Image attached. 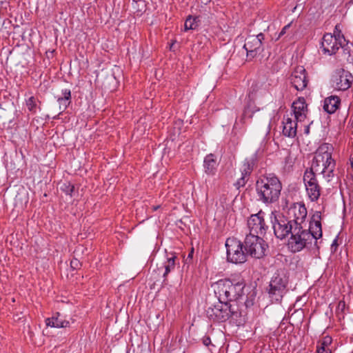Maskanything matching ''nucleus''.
<instances>
[{
	"label": "nucleus",
	"instance_id": "obj_39",
	"mask_svg": "<svg viewBox=\"0 0 353 353\" xmlns=\"http://www.w3.org/2000/svg\"><path fill=\"white\" fill-rule=\"evenodd\" d=\"M250 175V174H245V172H241V176L243 177L245 179L248 181Z\"/></svg>",
	"mask_w": 353,
	"mask_h": 353
},
{
	"label": "nucleus",
	"instance_id": "obj_8",
	"mask_svg": "<svg viewBox=\"0 0 353 353\" xmlns=\"http://www.w3.org/2000/svg\"><path fill=\"white\" fill-rule=\"evenodd\" d=\"M245 249L252 257L261 259L265 256L268 248L264 240L256 235H247L245 239Z\"/></svg>",
	"mask_w": 353,
	"mask_h": 353
},
{
	"label": "nucleus",
	"instance_id": "obj_4",
	"mask_svg": "<svg viewBox=\"0 0 353 353\" xmlns=\"http://www.w3.org/2000/svg\"><path fill=\"white\" fill-rule=\"evenodd\" d=\"M313 243L312 235L304 228V226L294 227L288 246L291 252L295 253L309 248Z\"/></svg>",
	"mask_w": 353,
	"mask_h": 353
},
{
	"label": "nucleus",
	"instance_id": "obj_41",
	"mask_svg": "<svg viewBox=\"0 0 353 353\" xmlns=\"http://www.w3.org/2000/svg\"><path fill=\"white\" fill-rule=\"evenodd\" d=\"M192 254H193V251H192L189 254H188V257H192Z\"/></svg>",
	"mask_w": 353,
	"mask_h": 353
},
{
	"label": "nucleus",
	"instance_id": "obj_33",
	"mask_svg": "<svg viewBox=\"0 0 353 353\" xmlns=\"http://www.w3.org/2000/svg\"><path fill=\"white\" fill-rule=\"evenodd\" d=\"M248 181L245 179L243 177L241 176L236 182L235 185L237 188L240 187H243Z\"/></svg>",
	"mask_w": 353,
	"mask_h": 353
},
{
	"label": "nucleus",
	"instance_id": "obj_9",
	"mask_svg": "<svg viewBox=\"0 0 353 353\" xmlns=\"http://www.w3.org/2000/svg\"><path fill=\"white\" fill-rule=\"evenodd\" d=\"M303 182L310 200L311 201H318L321 196V188L316 179V174L312 172V171L305 170L303 175Z\"/></svg>",
	"mask_w": 353,
	"mask_h": 353
},
{
	"label": "nucleus",
	"instance_id": "obj_34",
	"mask_svg": "<svg viewBox=\"0 0 353 353\" xmlns=\"http://www.w3.org/2000/svg\"><path fill=\"white\" fill-rule=\"evenodd\" d=\"M290 26H291V23H290L288 25L285 26L282 28L281 31L280 32V33L279 34V38L281 37L283 35H284L286 33L287 30H288L290 28Z\"/></svg>",
	"mask_w": 353,
	"mask_h": 353
},
{
	"label": "nucleus",
	"instance_id": "obj_23",
	"mask_svg": "<svg viewBox=\"0 0 353 353\" xmlns=\"http://www.w3.org/2000/svg\"><path fill=\"white\" fill-rule=\"evenodd\" d=\"M57 101L59 104L60 113L64 112L71 103V91L69 89H64L61 91V96L59 97Z\"/></svg>",
	"mask_w": 353,
	"mask_h": 353
},
{
	"label": "nucleus",
	"instance_id": "obj_31",
	"mask_svg": "<svg viewBox=\"0 0 353 353\" xmlns=\"http://www.w3.org/2000/svg\"><path fill=\"white\" fill-rule=\"evenodd\" d=\"M252 170V167L249 161L243 163L241 169V172H245V174H250Z\"/></svg>",
	"mask_w": 353,
	"mask_h": 353
},
{
	"label": "nucleus",
	"instance_id": "obj_5",
	"mask_svg": "<svg viewBox=\"0 0 353 353\" xmlns=\"http://www.w3.org/2000/svg\"><path fill=\"white\" fill-rule=\"evenodd\" d=\"M288 276L283 270H277L272 276L268 294L272 301H281L283 295L288 291Z\"/></svg>",
	"mask_w": 353,
	"mask_h": 353
},
{
	"label": "nucleus",
	"instance_id": "obj_3",
	"mask_svg": "<svg viewBox=\"0 0 353 353\" xmlns=\"http://www.w3.org/2000/svg\"><path fill=\"white\" fill-rule=\"evenodd\" d=\"M245 285L242 279L238 281L221 279L214 284V293L219 301L231 303L243 296Z\"/></svg>",
	"mask_w": 353,
	"mask_h": 353
},
{
	"label": "nucleus",
	"instance_id": "obj_26",
	"mask_svg": "<svg viewBox=\"0 0 353 353\" xmlns=\"http://www.w3.org/2000/svg\"><path fill=\"white\" fill-rule=\"evenodd\" d=\"M343 53L344 59L353 63V45L352 43H346V47L344 48Z\"/></svg>",
	"mask_w": 353,
	"mask_h": 353
},
{
	"label": "nucleus",
	"instance_id": "obj_24",
	"mask_svg": "<svg viewBox=\"0 0 353 353\" xmlns=\"http://www.w3.org/2000/svg\"><path fill=\"white\" fill-rule=\"evenodd\" d=\"M176 256L172 254V256L167 258L166 261L163 263L162 268L164 269L163 276L164 278L174 269Z\"/></svg>",
	"mask_w": 353,
	"mask_h": 353
},
{
	"label": "nucleus",
	"instance_id": "obj_40",
	"mask_svg": "<svg viewBox=\"0 0 353 353\" xmlns=\"http://www.w3.org/2000/svg\"><path fill=\"white\" fill-rule=\"evenodd\" d=\"M160 208V205L152 206L153 210H157Z\"/></svg>",
	"mask_w": 353,
	"mask_h": 353
},
{
	"label": "nucleus",
	"instance_id": "obj_37",
	"mask_svg": "<svg viewBox=\"0 0 353 353\" xmlns=\"http://www.w3.org/2000/svg\"><path fill=\"white\" fill-rule=\"evenodd\" d=\"M211 343V339L210 337L208 336H205L203 339V343L205 345V346H208Z\"/></svg>",
	"mask_w": 353,
	"mask_h": 353
},
{
	"label": "nucleus",
	"instance_id": "obj_27",
	"mask_svg": "<svg viewBox=\"0 0 353 353\" xmlns=\"http://www.w3.org/2000/svg\"><path fill=\"white\" fill-rule=\"evenodd\" d=\"M61 190L65 192L67 195H69L70 197L74 196L75 190L74 185L72 184L70 182H65L61 186Z\"/></svg>",
	"mask_w": 353,
	"mask_h": 353
},
{
	"label": "nucleus",
	"instance_id": "obj_16",
	"mask_svg": "<svg viewBox=\"0 0 353 353\" xmlns=\"http://www.w3.org/2000/svg\"><path fill=\"white\" fill-rule=\"evenodd\" d=\"M299 121L292 114L286 113L282 121V133L285 137L294 138L297 134L298 123Z\"/></svg>",
	"mask_w": 353,
	"mask_h": 353
},
{
	"label": "nucleus",
	"instance_id": "obj_42",
	"mask_svg": "<svg viewBox=\"0 0 353 353\" xmlns=\"http://www.w3.org/2000/svg\"><path fill=\"white\" fill-rule=\"evenodd\" d=\"M349 3H350V4H353V0H350V1H349Z\"/></svg>",
	"mask_w": 353,
	"mask_h": 353
},
{
	"label": "nucleus",
	"instance_id": "obj_6",
	"mask_svg": "<svg viewBox=\"0 0 353 353\" xmlns=\"http://www.w3.org/2000/svg\"><path fill=\"white\" fill-rule=\"evenodd\" d=\"M236 313L234 305L220 301L206 310L208 318L214 322H225Z\"/></svg>",
	"mask_w": 353,
	"mask_h": 353
},
{
	"label": "nucleus",
	"instance_id": "obj_35",
	"mask_svg": "<svg viewBox=\"0 0 353 353\" xmlns=\"http://www.w3.org/2000/svg\"><path fill=\"white\" fill-rule=\"evenodd\" d=\"M70 265L73 269H77L79 265V261L77 259H74L71 261Z\"/></svg>",
	"mask_w": 353,
	"mask_h": 353
},
{
	"label": "nucleus",
	"instance_id": "obj_22",
	"mask_svg": "<svg viewBox=\"0 0 353 353\" xmlns=\"http://www.w3.org/2000/svg\"><path fill=\"white\" fill-rule=\"evenodd\" d=\"M46 325L53 327H66L70 325V322L65 320L64 317L59 313L57 312L51 318L46 320Z\"/></svg>",
	"mask_w": 353,
	"mask_h": 353
},
{
	"label": "nucleus",
	"instance_id": "obj_12",
	"mask_svg": "<svg viewBox=\"0 0 353 353\" xmlns=\"http://www.w3.org/2000/svg\"><path fill=\"white\" fill-rule=\"evenodd\" d=\"M346 43L335 38L331 33L323 35L321 43V48L324 54L332 55L336 53L340 48L344 50Z\"/></svg>",
	"mask_w": 353,
	"mask_h": 353
},
{
	"label": "nucleus",
	"instance_id": "obj_30",
	"mask_svg": "<svg viewBox=\"0 0 353 353\" xmlns=\"http://www.w3.org/2000/svg\"><path fill=\"white\" fill-rule=\"evenodd\" d=\"M332 338L327 336L323 338L322 341H321V343L319 345L317 346V347H324V349H330L329 346L332 343Z\"/></svg>",
	"mask_w": 353,
	"mask_h": 353
},
{
	"label": "nucleus",
	"instance_id": "obj_1",
	"mask_svg": "<svg viewBox=\"0 0 353 353\" xmlns=\"http://www.w3.org/2000/svg\"><path fill=\"white\" fill-rule=\"evenodd\" d=\"M333 148L328 143L322 144L319 147L313 158L312 163L307 171L314 174H321L330 181L334 176L336 162L332 159Z\"/></svg>",
	"mask_w": 353,
	"mask_h": 353
},
{
	"label": "nucleus",
	"instance_id": "obj_19",
	"mask_svg": "<svg viewBox=\"0 0 353 353\" xmlns=\"http://www.w3.org/2000/svg\"><path fill=\"white\" fill-rule=\"evenodd\" d=\"M321 212L316 211L313 214L312 220L310 223L309 229L307 231L312 235L313 243L316 245L317 240L322 236V228L321 223Z\"/></svg>",
	"mask_w": 353,
	"mask_h": 353
},
{
	"label": "nucleus",
	"instance_id": "obj_13",
	"mask_svg": "<svg viewBox=\"0 0 353 353\" xmlns=\"http://www.w3.org/2000/svg\"><path fill=\"white\" fill-rule=\"evenodd\" d=\"M307 214V209L303 203H294L288 210L289 221L294 227L304 226Z\"/></svg>",
	"mask_w": 353,
	"mask_h": 353
},
{
	"label": "nucleus",
	"instance_id": "obj_15",
	"mask_svg": "<svg viewBox=\"0 0 353 353\" xmlns=\"http://www.w3.org/2000/svg\"><path fill=\"white\" fill-rule=\"evenodd\" d=\"M290 81L296 90H303L308 83L305 69L301 65L296 67L290 77Z\"/></svg>",
	"mask_w": 353,
	"mask_h": 353
},
{
	"label": "nucleus",
	"instance_id": "obj_21",
	"mask_svg": "<svg viewBox=\"0 0 353 353\" xmlns=\"http://www.w3.org/2000/svg\"><path fill=\"white\" fill-rule=\"evenodd\" d=\"M341 105V99L338 96L332 95L324 99L323 110L329 113H334Z\"/></svg>",
	"mask_w": 353,
	"mask_h": 353
},
{
	"label": "nucleus",
	"instance_id": "obj_32",
	"mask_svg": "<svg viewBox=\"0 0 353 353\" xmlns=\"http://www.w3.org/2000/svg\"><path fill=\"white\" fill-rule=\"evenodd\" d=\"M345 309V303L344 301H340L338 303L336 312L337 315L343 314Z\"/></svg>",
	"mask_w": 353,
	"mask_h": 353
},
{
	"label": "nucleus",
	"instance_id": "obj_36",
	"mask_svg": "<svg viewBox=\"0 0 353 353\" xmlns=\"http://www.w3.org/2000/svg\"><path fill=\"white\" fill-rule=\"evenodd\" d=\"M317 353H332L331 349H324V347H317Z\"/></svg>",
	"mask_w": 353,
	"mask_h": 353
},
{
	"label": "nucleus",
	"instance_id": "obj_10",
	"mask_svg": "<svg viewBox=\"0 0 353 353\" xmlns=\"http://www.w3.org/2000/svg\"><path fill=\"white\" fill-rule=\"evenodd\" d=\"M265 213L262 211L255 214H252L248 220V227L250 230L248 235L263 236L265 234L268 228L265 219Z\"/></svg>",
	"mask_w": 353,
	"mask_h": 353
},
{
	"label": "nucleus",
	"instance_id": "obj_7",
	"mask_svg": "<svg viewBox=\"0 0 353 353\" xmlns=\"http://www.w3.org/2000/svg\"><path fill=\"white\" fill-rule=\"evenodd\" d=\"M227 259L233 263H243L246 261L247 254L245 253L242 243L235 238H228L225 242Z\"/></svg>",
	"mask_w": 353,
	"mask_h": 353
},
{
	"label": "nucleus",
	"instance_id": "obj_29",
	"mask_svg": "<svg viewBox=\"0 0 353 353\" xmlns=\"http://www.w3.org/2000/svg\"><path fill=\"white\" fill-rule=\"evenodd\" d=\"M332 34L335 38L338 39L339 41H341L342 42H343L345 43H348V42L346 41L344 35L343 34V33L341 32V28L340 24H336L335 26L334 32Z\"/></svg>",
	"mask_w": 353,
	"mask_h": 353
},
{
	"label": "nucleus",
	"instance_id": "obj_2",
	"mask_svg": "<svg viewBox=\"0 0 353 353\" xmlns=\"http://www.w3.org/2000/svg\"><path fill=\"white\" fill-rule=\"evenodd\" d=\"M282 183L273 174L261 176L256 182L259 201L269 205L276 202L281 195Z\"/></svg>",
	"mask_w": 353,
	"mask_h": 353
},
{
	"label": "nucleus",
	"instance_id": "obj_28",
	"mask_svg": "<svg viewBox=\"0 0 353 353\" xmlns=\"http://www.w3.org/2000/svg\"><path fill=\"white\" fill-rule=\"evenodd\" d=\"M37 99L34 97H30L26 99V104L28 110L32 113H35L37 110Z\"/></svg>",
	"mask_w": 353,
	"mask_h": 353
},
{
	"label": "nucleus",
	"instance_id": "obj_20",
	"mask_svg": "<svg viewBox=\"0 0 353 353\" xmlns=\"http://www.w3.org/2000/svg\"><path fill=\"white\" fill-rule=\"evenodd\" d=\"M218 166L217 159L214 154H208L203 161V168L205 173L208 175H214L216 172Z\"/></svg>",
	"mask_w": 353,
	"mask_h": 353
},
{
	"label": "nucleus",
	"instance_id": "obj_14",
	"mask_svg": "<svg viewBox=\"0 0 353 353\" xmlns=\"http://www.w3.org/2000/svg\"><path fill=\"white\" fill-rule=\"evenodd\" d=\"M332 86L337 90L345 91L350 88L353 82V76L343 69L337 70L333 76Z\"/></svg>",
	"mask_w": 353,
	"mask_h": 353
},
{
	"label": "nucleus",
	"instance_id": "obj_43",
	"mask_svg": "<svg viewBox=\"0 0 353 353\" xmlns=\"http://www.w3.org/2000/svg\"><path fill=\"white\" fill-rule=\"evenodd\" d=\"M308 132H309V129H308V128H307V130H306V132H307V133H308Z\"/></svg>",
	"mask_w": 353,
	"mask_h": 353
},
{
	"label": "nucleus",
	"instance_id": "obj_17",
	"mask_svg": "<svg viewBox=\"0 0 353 353\" xmlns=\"http://www.w3.org/2000/svg\"><path fill=\"white\" fill-rule=\"evenodd\" d=\"M273 229L275 236L280 239H285L288 234H291L294 230V225L284 217L276 220L273 223Z\"/></svg>",
	"mask_w": 353,
	"mask_h": 353
},
{
	"label": "nucleus",
	"instance_id": "obj_25",
	"mask_svg": "<svg viewBox=\"0 0 353 353\" xmlns=\"http://www.w3.org/2000/svg\"><path fill=\"white\" fill-rule=\"evenodd\" d=\"M199 20L198 17H192L191 16H189L184 24L185 30H195L199 26Z\"/></svg>",
	"mask_w": 353,
	"mask_h": 353
},
{
	"label": "nucleus",
	"instance_id": "obj_18",
	"mask_svg": "<svg viewBox=\"0 0 353 353\" xmlns=\"http://www.w3.org/2000/svg\"><path fill=\"white\" fill-rule=\"evenodd\" d=\"M292 112L289 114H292L294 118L298 119L299 122L305 121L307 114V105L303 97H299L293 102L292 105Z\"/></svg>",
	"mask_w": 353,
	"mask_h": 353
},
{
	"label": "nucleus",
	"instance_id": "obj_11",
	"mask_svg": "<svg viewBox=\"0 0 353 353\" xmlns=\"http://www.w3.org/2000/svg\"><path fill=\"white\" fill-rule=\"evenodd\" d=\"M264 38L263 33H259L257 35H250L246 38L243 48L246 50L248 59H252L263 51L262 41Z\"/></svg>",
	"mask_w": 353,
	"mask_h": 353
},
{
	"label": "nucleus",
	"instance_id": "obj_38",
	"mask_svg": "<svg viewBox=\"0 0 353 353\" xmlns=\"http://www.w3.org/2000/svg\"><path fill=\"white\" fill-rule=\"evenodd\" d=\"M250 175V174H245V172H241V176L243 177L245 179L248 181Z\"/></svg>",
	"mask_w": 353,
	"mask_h": 353
}]
</instances>
